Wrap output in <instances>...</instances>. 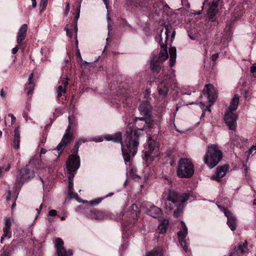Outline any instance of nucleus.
Here are the masks:
<instances>
[{
  "instance_id": "obj_1",
  "label": "nucleus",
  "mask_w": 256,
  "mask_h": 256,
  "mask_svg": "<svg viewBox=\"0 0 256 256\" xmlns=\"http://www.w3.org/2000/svg\"><path fill=\"white\" fill-rule=\"evenodd\" d=\"M124 136L126 140L124 144L122 142V134L120 132L116 133L114 134H108L105 136L104 138L108 141H113L115 142L121 144L122 156L126 164L130 163L131 157H134L138 150L139 144L138 132L134 130H131L129 132L126 131Z\"/></svg>"
},
{
  "instance_id": "obj_2",
  "label": "nucleus",
  "mask_w": 256,
  "mask_h": 256,
  "mask_svg": "<svg viewBox=\"0 0 256 256\" xmlns=\"http://www.w3.org/2000/svg\"><path fill=\"white\" fill-rule=\"evenodd\" d=\"M190 194L188 192L178 193L169 190L164 194L166 209L170 212L174 210V216L178 218L182 212L185 202L189 199Z\"/></svg>"
},
{
  "instance_id": "obj_3",
  "label": "nucleus",
  "mask_w": 256,
  "mask_h": 256,
  "mask_svg": "<svg viewBox=\"0 0 256 256\" xmlns=\"http://www.w3.org/2000/svg\"><path fill=\"white\" fill-rule=\"evenodd\" d=\"M169 30L168 27L166 28L165 31V40L163 42L162 35L160 36L159 42L160 45L161 50H160L159 56L157 57L156 56L152 55L150 68L154 72H158L160 70V64L164 62L168 58V53L167 50V47L166 44V41L168 38Z\"/></svg>"
},
{
  "instance_id": "obj_4",
  "label": "nucleus",
  "mask_w": 256,
  "mask_h": 256,
  "mask_svg": "<svg viewBox=\"0 0 256 256\" xmlns=\"http://www.w3.org/2000/svg\"><path fill=\"white\" fill-rule=\"evenodd\" d=\"M222 158V152L215 144H210L208 146L207 151L204 156V163L210 168L215 167Z\"/></svg>"
},
{
  "instance_id": "obj_5",
  "label": "nucleus",
  "mask_w": 256,
  "mask_h": 256,
  "mask_svg": "<svg viewBox=\"0 0 256 256\" xmlns=\"http://www.w3.org/2000/svg\"><path fill=\"white\" fill-rule=\"evenodd\" d=\"M194 173V166L191 160L187 158H180L178 162V176L181 178H190Z\"/></svg>"
},
{
  "instance_id": "obj_6",
  "label": "nucleus",
  "mask_w": 256,
  "mask_h": 256,
  "mask_svg": "<svg viewBox=\"0 0 256 256\" xmlns=\"http://www.w3.org/2000/svg\"><path fill=\"white\" fill-rule=\"evenodd\" d=\"M160 82L158 86L160 97L162 98H165L169 91L170 87L174 82V78L172 76L160 75Z\"/></svg>"
},
{
  "instance_id": "obj_7",
  "label": "nucleus",
  "mask_w": 256,
  "mask_h": 256,
  "mask_svg": "<svg viewBox=\"0 0 256 256\" xmlns=\"http://www.w3.org/2000/svg\"><path fill=\"white\" fill-rule=\"evenodd\" d=\"M32 161L33 159L30 160L29 164L18 172L16 182V186L17 188H20L24 182L34 177V170L30 168V164Z\"/></svg>"
},
{
  "instance_id": "obj_8",
  "label": "nucleus",
  "mask_w": 256,
  "mask_h": 256,
  "mask_svg": "<svg viewBox=\"0 0 256 256\" xmlns=\"http://www.w3.org/2000/svg\"><path fill=\"white\" fill-rule=\"evenodd\" d=\"M158 151L156 141L150 138L148 139L145 146L144 158L146 161L149 158L152 159L158 155Z\"/></svg>"
},
{
  "instance_id": "obj_9",
  "label": "nucleus",
  "mask_w": 256,
  "mask_h": 256,
  "mask_svg": "<svg viewBox=\"0 0 256 256\" xmlns=\"http://www.w3.org/2000/svg\"><path fill=\"white\" fill-rule=\"evenodd\" d=\"M80 159L78 158H74L73 156H71L70 160H67L66 169L68 172V181H73L74 173L80 168Z\"/></svg>"
},
{
  "instance_id": "obj_10",
  "label": "nucleus",
  "mask_w": 256,
  "mask_h": 256,
  "mask_svg": "<svg viewBox=\"0 0 256 256\" xmlns=\"http://www.w3.org/2000/svg\"><path fill=\"white\" fill-rule=\"evenodd\" d=\"M68 126L66 130V132L60 142L56 148V150L62 152L66 146L72 140V137L70 134V126L73 124V120H74V116L70 115L68 117Z\"/></svg>"
},
{
  "instance_id": "obj_11",
  "label": "nucleus",
  "mask_w": 256,
  "mask_h": 256,
  "mask_svg": "<svg viewBox=\"0 0 256 256\" xmlns=\"http://www.w3.org/2000/svg\"><path fill=\"white\" fill-rule=\"evenodd\" d=\"M142 208L144 209L145 212L154 218L160 217L162 214L161 209L150 202H143L142 204Z\"/></svg>"
},
{
  "instance_id": "obj_12",
  "label": "nucleus",
  "mask_w": 256,
  "mask_h": 256,
  "mask_svg": "<svg viewBox=\"0 0 256 256\" xmlns=\"http://www.w3.org/2000/svg\"><path fill=\"white\" fill-rule=\"evenodd\" d=\"M152 107L148 101H143L139 106L138 110L142 118H136L140 120H145L150 118L152 114Z\"/></svg>"
},
{
  "instance_id": "obj_13",
  "label": "nucleus",
  "mask_w": 256,
  "mask_h": 256,
  "mask_svg": "<svg viewBox=\"0 0 256 256\" xmlns=\"http://www.w3.org/2000/svg\"><path fill=\"white\" fill-rule=\"evenodd\" d=\"M182 228L178 232L179 242L184 249L186 252L188 250V246L186 242V236L188 234V228L183 221H181Z\"/></svg>"
},
{
  "instance_id": "obj_14",
  "label": "nucleus",
  "mask_w": 256,
  "mask_h": 256,
  "mask_svg": "<svg viewBox=\"0 0 256 256\" xmlns=\"http://www.w3.org/2000/svg\"><path fill=\"white\" fill-rule=\"evenodd\" d=\"M204 95H206L210 105L212 106L216 98V91L212 84H206L203 90Z\"/></svg>"
},
{
  "instance_id": "obj_15",
  "label": "nucleus",
  "mask_w": 256,
  "mask_h": 256,
  "mask_svg": "<svg viewBox=\"0 0 256 256\" xmlns=\"http://www.w3.org/2000/svg\"><path fill=\"white\" fill-rule=\"evenodd\" d=\"M54 244L56 248L57 256H71L72 255V250H66L64 248V242L61 238H56Z\"/></svg>"
},
{
  "instance_id": "obj_16",
  "label": "nucleus",
  "mask_w": 256,
  "mask_h": 256,
  "mask_svg": "<svg viewBox=\"0 0 256 256\" xmlns=\"http://www.w3.org/2000/svg\"><path fill=\"white\" fill-rule=\"evenodd\" d=\"M236 114L234 112H226L224 114L226 124L230 130H234L236 127Z\"/></svg>"
},
{
  "instance_id": "obj_17",
  "label": "nucleus",
  "mask_w": 256,
  "mask_h": 256,
  "mask_svg": "<svg viewBox=\"0 0 256 256\" xmlns=\"http://www.w3.org/2000/svg\"><path fill=\"white\" fill-rule=\"evenodd\" d=\"M218 207L221 210L224 212V215L226 216L228 220L227 224L230 230L232 231L234 230L236 227V220L235 216H233L230 212L224 208V207L220 206H218Z\"/></svg>"
},
{
  "instance_id": "obj_18",
  "label": "nucleus",
  "mask_w": 256,
  "mask_h": 256,
  "mask_svg": "<svg viewBox=\"0 0 256 256\" xmlns=\"http://www.w3.org/2000/svg\"><path fill=\"white\" fill-rule=\"evenodd\" d=\"M219 4V0H214L210 4L207 12V14L210 21L216 20V14L218 12V6Z\"/></svg>"
},
{
  "instance_id": "obj_19",
  "label": "nucleus",
  "mask_w": 256,
  "mask_h": 256,
  "mask_svg": "<svg viewBox=\"0 0 256 256\" xmlns=\"http://www.w3.org/2000/svg\"><path fill=\"white\" fill-rule=\"evenodd\" d=\"M102 140H103V139L102 138H98L92 139V140H82V139L79 140L76 142V144L74 145V148L72 151V154L69 156L68 160H70V157L71 156H73L74 158H76V157L80 159L79 156H78V153L79 147L82 143H84V142H86L88 141H95L96 142H102Z\"/></svg>"
},
{
  "instance_id": "obj_20",
  "label": "nucleus",
  "mask_w": 256,
  "mask_h": 256,
  "mask_svg": "<svg viewBox=\"0 0 256 256\" xmlns=\"http://www.w3.org/2000/svg\"><path fill=\"white\" fill-rule=\"evenodd\" d=\"M68 84V78H63L61 80L60 82H59V85L56 89L57 96L58 98H60L63 96V94H66V88Z\"/></svg>"
},
{
  "instance_id": "obj_21",
  "label": "nucleus",
  "mask_w": 256,
  "mask_h": 256,
  "mask_svg": "<svg viewBox=\"0 0 256 256\" xmlns=\"http://www.w3.org/2000/svg\"><path fill=\"white\" fill-rule=\"evenodd\" d=\"M28 30L26 24H23L20 28L16 36V42L18 44H21L22 42L25 39Z\"/></svg>"
},
{
  "instance_id": "obj_22",
  "label": "nucleus",
  "mask_w": 256,
  "mask_h": 256,
  "mask_svg": "<svg viewBox=\"0 0 256 256\" xmlns=\"http://www.w3.org/2000/svg\"><path fill=\"white\" fill-rule=\"evenodd\" d=\"M228 170V166L226 165L218 167L216 168V174L212 177V178L216 180H219L225 176Z\"/></svg>"
},
{
  "instance_id": "obj_23",
  "label": "nucleus",
  "mask_w": 256,
  "mask_h": 256,
  "mask_svg": "<svg viewBox=\"0 0 256 256\" xmlns=\"http://www.w3.org/2000/svg\"><path fill=\"white\" fill-rule=\"evenodd\" d=\"M89 215L92 218H94L96 220H104L106 218L108 217V215L104 212L96 210H90Z\"/></svg>"
},
{
  "instance_id": "obj_24",
  "label": "nucleus",
  "mask_w": 256,
  "mask_h": 256,
  "mask_svg": "<svg viewBox=\"0 0 256 256\" xmlns=\"http://www.w3.org/2000/svg\"><path fill=\"white\" fill-rule=\"evenodd\" d=\"M240 96L238 94H235L232 98L228 109L226 112H234L237 109L239 103Z\"/></svg>"
},
{
  "instance_id": "obj_25",
  "label": "nucleus",
  "mask_w": 256,
  "mask_h": 256,
  "mask_svg": "<svg viewBox=\"0 0 256 256\" xmlns=\"http://www.w3.org/2000/svg\"><path fill=\"white\" fill-rule=\"evenodd\" d=\"M20 132L19 128L17 127L14 130V140L13 146L16 149H18L20 148Z\"/></svg>"
},
{
  "instance_id": "obj_26",
  "label": "nucleus",
  "mask_w": 256,
  "mask_h": 256,
  "mask_svg": "<svg viewBox=\"0 0 256 256\" xmlns=\"http://www.w3.org/2000/svg\"><path fill=\"white\" fill-rule=\"evenodd\" d=\"M169 54L170 55V66L172 67L174 66L176 61V50L175 47H170L169 48Z\"/></svg>"
},
{
  "instance_id": "obj_27",
  "label": "nucleus",
  "mask_w": 256,
  "mask_h": 256,
  "mask_svg": "<svg viewBox=\"0 0 256 256\" xmlns=\"http://www.w3.org/2000/svg\"><path fill=\"white\" fill-rule=\"evenodd\" d=\"M242 142V140L239 136L234 135L231 136L229 143L231 146H233L234 147L240 148Z\"/></svg>"
},
{
  "instance_id": "obj_28",
  "label": "nucleus",
  "mask_w": 256,
  "mask_h": 256,
  "mask_svg": "<svg viewBox=\"0 0 256 256\" xmlns=\"http://www.w3.org/2000/svg\"><path fill=\"white\" fill-rule=\"evenodd\" d=\"M80 5L78 7V14L76 16H75L74 20L72 22V24L74 25V32L76 34V47L78 48V40H77V32H78V26H77V21L80 17Z\"/></svg>"
},
{
  "instance_id": "obj_29",
  "label": "nucleus",
  "mask_w": 256,
  "mask_h": 256,
  "mask_svg": "<svg viewBox=\"0 0 256 256\" xmlns=\"http://www.w3.org/2000/svg\"><path fill=\"white\" fill-rule=\"evenodd\" d=\"M164 250L161 248L152 250L150 252L146 254V256H163Z\"/></svg>"
},
{
  "instance_id": "obj_30",
  "label": "nucleus",
  "mask_w": 256,
  "mask_h": 256,
  "mask_svg": "<svg viewBox=\"0 0 256 256\" xmlns=\"http://www.w3.org/2000/svg\"><path fill=\"white\" fill-rule=\"evenodd\" d=\"M168 222L167 220H164L158 226V232L160 234H163L166 231Z\"/></svg>"
},
{
  "instance_id": "obj_31",
  "label": "nucleus",
  "mask_w": 256,
  "mask_h": 256,
  "mask_svg": "<svg viewBox=\"0 0 256 256\" xmlns=\"http://www.w3.org/2000/svg\"><path fill=\"white\" fill-rule=\"evenodd\" d=\"M12 222L9 218H5L4 219V226L3 230H10Z\"/></svg>"
},
{
  "instance_id": "obj_32",
  "label": "nucleus",
  "mask_w": 256,
  "mask_h": 256,
  "mask_svg": "<svg viewBox=\"0 0 256 256\" xmlns=\"http://www.w3.org/2000/svg\"><path fill=\"white\" fill-rule=\"evenodd\" d=\"M4 234L1 236L0 242L2 244L4 242L5 239H9L12 236V232L10 230H3Z\"/></svg>"
},
{
  "instance_id": "obj_33",
  "label": "nucleus",
  "mask_w": 256,
  "mask_h": 256,
  "mask_svg": "<svg viewBox=\"0 0 256 256\" xmlns=\"http://www.w3.org/2000/svg\"><path fill=\"white\" fill-rule=\"evenodd\" d=\"M238 250L241 252V253H244L246 252V244L243 243V244H240L238 246Z\"/></svg>"
},
{
  "instance_id": "obj_34",
  "label": "nucleus",
  "mask_w": 256,
  "mask_h": 256,
  "mask_svg": "<svg viewBox=\"0 0 256 256\" xmlns=\"http://www.w3.org/2000/svg\"><path fill=\"white\" fill-rule=\"evenodd\" d=\"M34 84L33 82L28 83V85L26 86V88L28 89V94L29 95L32 92V91L34 89Z\"/></svg>"
},
{
  "instance_id": "obj_35",
  "label": "nucleus",
  "mask_w": 256,
  "mask_h": 256,
  "mask_svg": "<svg viewBox=\"0 0 256 256\" xmlns=\"http://www.w3.org/2000/svg\"><path fill=\"white\" fill-rule=\"evenodd\" d=\"M62 114V111L61 108H57L55 110L54 112V116L55 118L59 116Z\"/></svg>"
},
{
  "instance_id": "obj_36",
  "label": "nucleus",
  "mask_w": 256,
  "mask_h": 256,
  "mask_svg": "<svg viewBox=\"0 0 256 256\" xmlns=\"http://www.w3.org/2000/svg\"><path fill=\"white\" fill-rule=\"evenodd\" d=\"M137 208V206L136 204H133L132 206H131V211H132V214H135V216H138V214H139L140 212L138 211L137 212L136 210V209Z\"/></svg>"
},
{
  "instance_id": "obj_37",
  "label": "nucleus",
  "mask_w": 256,
  "mask_h": 256,
  "mask_svg": "<svg viewBox=\"0 0 256 256\" xmlns=\"http://www.w3.org/2000/svg\"><path fill=\"white\" fill-rule=\"evenodd\" d=\"M10 165L8 164V166L4 169L3 167L0 166V178L2 176V174L4 171L7 172L10 169Z\"/></svg>"
},
{
  "instance_id": "obj_38",
  "label": "nucleus",
  "mask_w": 256,
  "mask_h": 256,
  "mask_svg": "<svg viewBox=\"0 0 256 256\" xmlns=\"http://www.w3.org/2000/svg\"><path fill=\"white\" fill-rule=\"evenodd\" d=\"M68 195L70 198H75L77 196V194L76 193L74 192V188H72V189H68Z\"/></svg>"
},
{
  "instance_id": "obj_39",
  "label": "nucleus",
  "mask_w": 256,
  "mask_h": 256,
  "mask_svg": "<svg viewBox=\"0 0 256 256\" xmlns=\"http://www.w3.org/2000/svg\"><path fill=\"white\" fill-rule=\"evenodd\" d=\"M200 104L202 105L201 108L204 112H206L207 110L209 112H210V107L211 106H210V104H208V106H205L204 104H202V102H200Z\"/></svg>"
},
{
  "instance_id": "obj_40",
  "label": "nucleus",
  "mask_w": 256,
  "mask_h": 256,
  "mask_svg": "<svg viewBox=\"0 0 256 256\" xmlns=\"http://www.w3.org/2000/svg\"><path fill=\"white\" fill-rule=\"evenodd\" d=\"M253 151H255L254 152H256V144L254 145H253L246 152V154H247L248 156H249L253 152Z\"/></svg>"
},
{
  "instance_id": "obj_41",
  "label": "nucleus",
  "mask_w": 256,
  "mask_h": 256,
  "mask_svg": "<svg viewBox=\"0 0 256 256\" xmlns=\"http://www.w3.org/2000/svg\"><path fill=\"white\" fill-rule=\"evenodd\" d=\"M48 0H41L40 2V7L42 8H45L48 4Z\"/></svg>"
},
{
  "instance_id": "obj_42",
  "label": "nucleus",
  "mask_w": 256,
  "mask_h": 256,
  "mask_svg": "<svg viewBox=\"0 0 256 256\" xmlns=\"http://www.w3.org/2000/svg\"><path fill=\"white\" fill-rule=\"evenodd\" d=\"M142 96H144V98L145 99V100H144V101H148V98L150 97V92L148 90H146L143 94H142Z\"/></svg>"
},
{
  "instance_id": "obj_43",
  "label": "nucleus",
  "mask_w": 256,
  "mask_h": 256,
  "mask_svg": "<svg viewBox=\"0 0 256 256\" xmlns=\"http://www.w3.org/2000/svg\"><path fill=\"white\" fill-rule=\"evenodd\" d=\"M21 46H22V44H18L16 47L12 49V53L14 54H16L17 52L18 51V50L21 48Z\"/></svg>"
},
{
  "instance_id": "obj_44",
  "label": "nucleus",
  "mask_w": 256,
  "mask_h": 256,
  "mask_svg": "<svg viewBox=\"0 0 256 256\" xmlns=\"http://www.w3.org/2000/svg\"><path fill=\"white\" fill-rule=\"evenodd\" d=\"M0 252V256H10L9 252L7 249H4Z\"/></svg>"
},
{
  "instance_id": "obj_45",
  "label": "nucleus",
  "mask_w": 256,
  "mask_h": 256,
  "mask_svg": "<svg viewBox=\"0 0 256 256\" xmlns=\"http://www.w3.org/2000/svg\"><path fill=\"white\" fill-rule=\"evenodd\" d=\"M8 116L10 117L11 118V125H12V124H14L15 122V121L16 120L15 116L12 114H9L8 115Z\"/></svg>"
},
{
  "instance_id": "obj_46",
  "label": "nucleus",
  "mask_w": 256,
  "mask_h": 256,
  "mask_svg": "<svg viewBox=\"0 0 256 256\" xmlns=\"http://www.w3.org/2000/svg\"><path fill=\"white\" fill-rule=\"evenodd\" d=\"M56 214H57V212L54 210H50L48 212V215L50 216H56Z\"/></svg>"
},
{
  "instance_id": "obj_47",
  "label": "nucleus",
  "mask_w": 256,
  "mask_h": 256,
  "mask_svg": "<svg viewBox=\"0 0 256 256\" xmlns=\"http://www.w3.org/2000/svg\"><path fill=\"white\" fill-rule=\"evenodd\" d=\"M102 198H98V199H97L96 200V201H94V200H91V201H90V204H99V203L101 202V200H102Z\"/></svg>"
},
{
  "instance_id": "obj_48",
  "label": "nucleus",
  "mask_w": 256,
  "mask_h": 256,
  "mask_svg": "<svg viewBox=\"0 0 256 256\" xmlns=\"http://www.w3.org/2000/svg\"><path fill=\"white\" fill-rule=\"evenodd\" d=\"M64 30H66L67 36H70V37H72V34L71 30L70 29H68L67 28V26H66L64 28Z\"/></svg>"
},
{
  "instance_id": "obj_49",
  "label": "nucleus",
  "mask_w": 256,
  "mask_h": 256,
  "mask_svg": "<svg viewBox=\"0 0 256 256\" xmlns=\"http://www.w3.org/2000/svg\"><path fill=\"white\" fill-rule=\"evenodd\" d=\"M70 4L68 2L66 3V10H65V14L66 16L68 15L69 10H70Z\"/></svg>"
},
{
  "instance_id": "obj_50",
  "label": "nucleus",
  "mask_w": 256,
  "mask_h": 256,
  "mask_svg": "<svg viewBox=\"0 0 256 256\" xmlns=\"http://www.w3.org/2000/svg\"><path fill=\"white\" fill-rule=\"evenodd\" d=\"M218 57V54H216L212 56V61H216Z\"/></svg>"
},
{
  "instance_id": "obj_51",
  "label": "nucleus",
  "mask_w": 256,
  "mask_h": 256,
  "mask_svg": "<svg viewBox=\"0 0 256 256\" xmlns=\"http://www.w3.org/2000/svg\"><path fill=\"white\" fill-rule=\"evenodd\" d=\"M74 186L73 181H68V188L72 189Z\"/></svg>"
},
{
  "instance_id": "obj_52",
  "label": "nucleus",
  "mask_w": 256,
  "mask_h": 256,
  "mask_svg": "<svg viewBox=\"0 0 256 256\" xmlns=\"http://www.w3.org/2000/svg\"><path fill=\"white\" fill-rule=\"evenodd\" d=\"M250 72L252 74H254V73L256 74V66H252L250 67Z\"/></svg>"
},
{
  "instance_id": "obj_53",
  "label": "nucleus",
  "mask_w": 256,
  "mask_h": 256,
  "mask_svg": "<svg viewBox=\"0 0 256 256\" xmlns=\"http://www.w3.org/2000/svg\"><path fill=\"white\" fill-rule=\"evenodd\" d=\"M105 6H106V7L107 9H108V2H109V0H102ZM82 0H80V2H82Z\"/></svg>"
},
{
  "instance_id": "obj_54",
  "label": "nucleus",
  "mask_w": 256,
  "mask_h": 256,
  "mask_svg": "<svg viewBox=\"0 0 256 256\" xmlns=\"http://www.w3.org/2000/svg\"><path fill=\"white\" fill-rule=\"evenodd\" d=\"M33 76H34V74L32 73H31L29 76H28V81H29V83H30V82H32V79L33 78Z\"/></svg>"
},
{
  "instance_id": "obj_55",
  "label": "nucleus",
  "mask_w": 256,
  "mask_h": 256,
  "mask_svg": "<svg viewBox=\"0 0 256 256\" xmlns=\"http://www.w3.org/2000/svg\"><path fill=\"white\" fill-rule=\"evenodd\" d=\"M32 2V6L33 8H36V0H31Z\"/></svg>"
},
{
  "instance_id": "obj_56",
  "label": "nucleus",
  "mask_w": 256,
  "mask_h": 256,
  "mask_svg": "<svg viewBox=\"0 0 256 256\" xmlns=\"http://www.w3.org/2000/svg\"><path fill=\"white\" fill-rule=\"evenodd\" d=\"M42 204H41L40 208H38L36 209V210L37 211L38 214H40V212L42 210Z\"/></svg>"
},
{
  "instance_id": "obj_57",
  "label": "nucleus",
  "mask_w": 256,
  "mask_h": 256,
  "mask_svg": "<svg viewBox=\"0 0 256 256\" xmlns=\"http://www.w3.org/2000/svg\"><path fill=\"white\" fill-rule=\"evenodd\" d=\"M47 150H46L42 148L40 150V154H45Z\"/></svg>"
},
{
  "instance_id": "obj_58",
  "label": "nucleus",
  "mask_w": 256,
  "mask_h": 256,
  "mask_svg": "<svg viewBox=\"0 0 256 256\" xmlns=\"http://www.w3.org/2000/svg\"><path fill=\"white\" fill-rule=\"evenodd\" d=\"M0 96L3 98H4L5 97V96L4 94V90L3 89H2L1 91H0Z\"/></svg>"
},
{
  "instance_id": "obj_59",
  "label": "nucleus",
  "mask_w": 256,
  "mask_h": 256,
  "mask_svg": "<svg viewBox=\"0 0 256 256\" xmlns=\"http://www.w3.org/2000/svg\"><path fill=\"white\" fill-rule=\"evenodd\" d=\"M10 192L9 191L8 194L6 197V199H7V200H10Z\"/></svg>"
},
{
  "instance_id": "obj_60",
  "label": "nucleus",
  "mask_w": 256,
  "mask_h": 256,
  "mask_svg": "<svg viewBox=\"0 0 256 256\" xmlns=\"http://www.w3.org/2000/svg\"><path fill=\"white\" fill-rule=\"evenodd\" d=\"M113 194H114L113 192H110L108 194H106V197L107 198V197H108V196H112Z\"/></svg>"
},
{
  "instance_id": "obj_61",
  "label": "nucleus",
  "mask_w": 256,
  "mask_h": 256,
  "mask_svg": "<svg viewBox=\"0 0 256 256\" xmlns=\"http://www.w3.org/2000/svg\"><path fill=\"white\" fill-rule=\"evenodd\" d=\"M77 54L78 56L81 58V56H80V50L78 49L77 50Z\"/></svg>"
},
{
  "instance_id": "obj_62",
  "label": "nucleus",
  "mask_w": 256,
  "mask_h": 256,
  "mask_svg": "<svg viewBox=\"0 0 256 256\" xmlns=\"http://www.w3.org/2000/svg\"><path fill=\"white\" fill-rule=\"evenodd\" d=\"M174 35H175V31L174 30L173 32H172V38H174Z\"/></svg>"
},
{
  "instance_id": "obj_63",
  "label": "nucleus",
  "mask_w": 256,
  "mask_h": 256,
  "mask_svg": "<svg viewBox=\"0 0 256 256\" xmlns=\"http://www.w3.org/2000/svg\"><path fill=\"white\" fill-rule=\"evenodd\" d=\"M60 218L61 220H64L66 219V218L64 216H61Z\"/></svg>"
},
{
  "instance_id": "obj_64",
  "label": "nucleus",
  "mask_w": 256,
  "mask_h": 256,
  "mask_svg": "<svg viewBox=\"0 0 256 256\" xmlns=\"http://www.w3.org/2000/svg\"><path fill=\"white\" fill-rule=\"evenodd\" d=\"M48 221H49L50 222H52V221H53V220H52V218H48Z\"/></svg>"
}]
</instances>
